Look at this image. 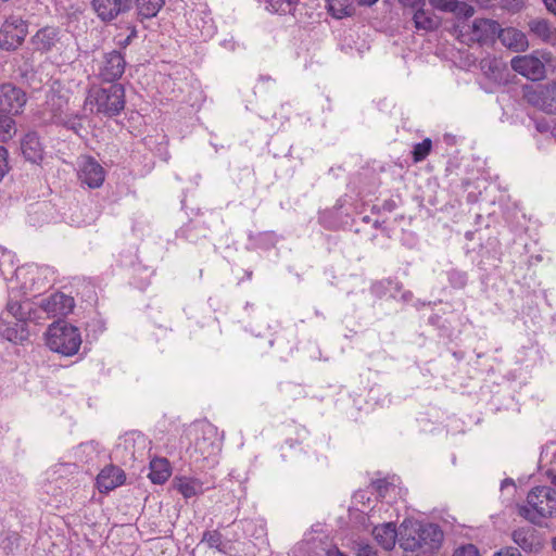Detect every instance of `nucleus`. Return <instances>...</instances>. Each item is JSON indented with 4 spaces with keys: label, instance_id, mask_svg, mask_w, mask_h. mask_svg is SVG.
Segmentation results:
<instances>
[{
    "label": "nucleus",
    "instance_id": "nucleus-58",
    "mask_svg": "<svg viewBox=\"0 0 556 556\" xmlns=\"http://www.w3.org/2000/svg\"><path fill=\"white\" fill-rule=\"evenodd\" d=\"M136 33H137L136 29H132L130 35H136Z\"/></svg>",
    "mask_w": 556,
    "mask_h": 556
},
{
    "label": "nucleus",
    "instance_id": "nucleus-51",
    "mask_svg": "<svg viewBox=\"0 0 556 556\" xmlns=\"http://www.w3.org/2000/svg\"><path fill=\"white\" fill-rule=\"evenodd\" d=\"M288 5L291 8L292 5L296 4L299 0H286Z\"/></svg>",
    "mask_w": 556,
    "mask_h": 556
},
{
    "label": "nucleus",
    "instance_id": "nucleus-16",
    "mask_svg": "<svg viewBox=\"0 0 556 556\" xmlns=\"http://www.w3.org/2000/svg\"><path fill=\"white\" fill-rule=\"evenodd\" d=\"M484 75L497 85H508L513 83L516 75L501 61L492 60L488 65L482 66Z\"/></svg>",
    "mask_w": 556,
    "mask_h": 556
},
{
    "label": "nucleus",
    "instance_id": "nucleus-57",
    "mask_svg": "<svg viewBox=\"0 0 556 556\" xmlns=\"http://www.w3.org/2000/svg\"><path fill=\"white\" fill-rule=\"evenodd\" d=\"M543 38L547 41L548 39H552L553 37L546 36V37H543Z\"/></svg>",
    "mask_w": 556,
    "mask_h": 556
},
{
    "label": "nucleus",
    "instance_id": "nucleus-28",
    "mask_svg": "<svg viewBox=\"0 0 556 556\" xmlns=\"http://www.w3.org/2000/svg\"><path fill=\"white\" fill-rule=\"evenodd\" d=\"M60 125L72 130L79 137H84L87 132L83 124V116L73 112H71L70 115Z\"/></svg>",
    "mask_w": 556,
    "mask_h": 556
},
{
    "label": "nucleus",
    "instance_id": "nucleus-5",
    "mask_svg": "<svg viewBox=\"0 0 556 556\" xmlns=\"http://www.w3.org/2000/svg\"><path fill=\"white\" fill-rule=\"evenodd\" d=\"M522 98L547 114L556 113V83L536 87L526 85L522 88Z\"/></svg>",
    "mask_w": 556,
    "mask_h": 556
},
{
    "label": "nucleus",
    "instance_id": "nucleus-15",
    "mask_svg": "<svg viewBox=\"0 0 556 556\" xmlns=\"http://www.w3.org/2000/svg\"><path fill=\"white\" fill-rule=\"evenodd\" d=\"M24 157L31 163H39L43 159V148L39 136L35 131L27 132L21 141Z\"/></svg>",
    "mask_w": 556,
    "mask_h": 556
},
{
    "label": "nucleus",
    "instance_id": "nucleus-43",
    "mask_svg": "<svg viewBox=\"0 0 556 556\" xmlns=\"http://www.w3.org/2000/svg\"><path fill=\"white\" fill-rule=\"evenodd\" d=\"M390 483L388 482L387 479H377L375 481H372V486L380 493H384L387 492L388 488H389Z\"/></svg>",
    "mask_w": 556,
    "mask_h": 556
},
{
    "label": "nucleus",
    "instance_id": "nucleus-13",
    "mask_svg": "<svg viewBox=\"0 0 556 556\" xmlns=\"http://www.w3.org/2000/svg\"><path fill=\"white\" fill-rule=\"evenodd\" d=\"M418 526V539L420 549L424 553H431L441 546L443 532L435 523H425Z\"/></svg>",
    "mask_w": 556,
    "mask_h": 556
},
{
    "label": "nucleus",
    "instance_id": "nucleus-24",
    "mask_svg": "<svg viewBox=\"0 0 556 556\" xmlns=\"http://www.w3.org/2000/svg\"><path fill=\"white\" fill-rule=\"evenodd\" d=\"M473 35H503L500 23L491 18H476L472 22Z\"/></svg>",
    "mask_w": 556,
    "mask_h": 556
},
{
    "label": "nucleus",
    "instance_id": "nucleus-17",
    "mask_svg": "<svg viewBox=\"0 0 556 556\" xmlns=\"http://www.w3.org/2000/svg\"><path fill=\"white\" fill-rule=\"evenodd\" d=\"M372 535L379 545L386 551H390L394 547L397 538L395 525L388 522L376 526L372 530Z\"/></svg>",
    "mask_w": 556,
    "mask_h": 556
},
{
    "label": "nucleus",
    "instance_id": "nucleus-3",
    "mask_svg": "<svg viewBox=\"0 0 556 556\" xmlns=\"http://www.w3.org/2000/svg\"><path fill=\"white\" fill-rule=\"evenodd\" d=\"M86 105L96 106L97 114L106 117L118 115L125 108V89L122 84L91 87L86 98Z\"/></svg>",
    "mask_w": 556,
    "mask_h": 556
},
{
    "label": "nucleus",
    "instance_id": "nucleus-49",
    "mask_svg": "<svg viewBox=\"0 0 556 556\" xmlns=\"http://www.w3.org/2000/svg\"><path fill=\"white\" fill-rule=\"evenodd\" d=\"M131 41V37H126L124 41L119 42L122 48H126Z\"/></svg>",
    "mask_w": 556,
    "mask_h": 556
},
{
    "label": "nucleus",
    "instance_id": "nucleus-44",
    "mask_svg": "<svg viewBox=\"0 0 556 556\" xmlns=\"http://www.w3.org/2000/svg\"><path fill=\"white\" fill-rule=\"evenodd\" d=\"M383 288H384L383 281L376 282L371 287V292L378 296H381L382 292H383Z\"/></svg>",
    "mask_w": 556,
    "mask_h": 556
},
{
    "label": "nucleus",
    "instance_id": "nucleus-40",
    "mask_svg": "<svg viewBox=\"0 0 556 556\" xmlns=\"http://www.w3.org/2000/svg\"><path fill=\"white\" fill-rule=\"evenodd\" d=\"M210 438H206L205 435H203L201 439H198L197 440V446H199L200 450H202V452H207L208 455L215 453V451L217 450V446L211 442L206 447H204L203 445L206 444V441L208 440Z\"/></svg>",
    "mask_w": 556,
    "mask_h": 556
},
{
    "label": "nucleus",
    "instance_id": "nucleus-45",
    "mask_svg": "<svg viewBox=\"0 0 556 556\" xmlns=\"http://www.w3.org/2000/svg\"><path fill=\"white\" fill-rule=\"evenodd\" d=\"M546 10L556 16V0H542Z\"/></svg>",
    "mask_w": 556,
    "mask_h": 556
},
{
    "label": "nucleus",
    "instance_id": "nucleus-1",
    "mask_svg": "<svg viewBox=\"0 0 556 556\" xmlns=\"http://www.w3.org/2000/svg\"><path fill=\"white\" fill-rule=\"evenodd\" d=\"M518 515L533 525L542 526V519L556 516V490L547 485L531 489L527 504L518 506Z\"/></svg>",
    "mask_w": 556,
    "mask_h": 556
},
{
    "label": "nucleus",
    "instance_id": "nucleus-7",
    "mask_svg": "<svg viewBox=\"0 0 556 556\" xmlns=\"http://www.w3.org/2000/svg\"><path fill=\"white\" fill-rule=\"evenodd\" d=\"M78 179L88 188L97 189L104 182L105 170L93 156L85 155L79 164Z\"/></svg>",
    "mask_w": 556,
    "mask_h": 556
},
{
    "label": "nucleus",
    "instance_id": "nucleus-55",
    "mask_svg": "<svg viewBox=\"0 0 556 556\" xmlns=\"http://www.w3.org/2000/svg\"><path fill=\"white\" fill-rule=\"evenodd\" d=\"M553 484L556 485V475L553 477V480H552Z\"/></svg>",
    "mask_w": 556,
    "mask_h": 556
},
{
    "label": "nucleus",
    "instance_id": "nucleus-52",
    "mask_svg": "<svg viewBox=\"0 0 556 556\" xmlns=\"http://www.w3.org/2000/svg\"><path fill=\"white\" fill-rule=\"evenodd\" d=\"M511 30L514 31V35H516V36L525 35L523 33H521V31H519V30H517V29H514V28H513Z\"/></svg>",
    "mask_w": 556,
    "mask_h": 556
},
{
    "label": "nucleus",
    "instance_id": "nucleus-34",
    "mask_svg": "<svg viewBox=\"0 0 556 556\" xmlns=\"http://www.w3.org/2000/svg\"><path fill=\"white\" fill-rule=\"evenodd\" d=\"M14 121L11 116L0 112V138L11 137V130L14 128Z\"/></svg>",
    "mask_w": 556,
    "mask_h": 556
},
{
    "label": "nucleus",
    "instance_id": "nucleus-10",
    "mask_svg": "<svg viewBox=\"0 0 556 556\" xmlns=\"http://www.w3.org/2000/svg\"><path fill=\"white\" fill-rule=\"evenodd\" d=\"M495 38L501 40V43L507 47L510 51L521 52L526 51L529 47L528 37H455L462 45L471 47L475 43L479 46L494 43Z\"/></svg>",
    "mask_w": 556,
    "mask_h": 556
},
{
    "label": "nucleus",
    "instance_id": "nucleus-21",
    "mask_svg": "<svg viewBox=\"0 0 556 556\" xmlns=\"http://www.w3.org/2000/svg\"><path fill=\"white\" fill-rule=\"evenodd\" d=\"M326 9L334 18L352 16L356 11L354 0H326Z\"/></svg>",
    "mask_w": 556,
    "mask_h": 556
},
{
    "label": "nucleus",
    "instance_id": "nucleus-22",
    "mask_svg": "<svg viewBox=\"0 0 556 556\" xmlns=\"http://www.w3.org/2000/svg\"><path fill=\"white\" fill-rule=\"evenodd\" d=\"M414 25L419 30L434 31L441 24V20L434 13L418 10L413 15Z\"/></svg>",
    "mask_w": 556,
    "mask_h": 556
},
{
    "label": "nucleus",
    "instance_id": "nucleus-27",
    "mask_svg": "<svg viewBox=\"0 0 556 556\" xmlns=\"http://www.w3.org/2000/svg\"><path fill=\"white\" fill-rule=\"evenodd\" d=\"M201 542L206 543L210 548H215L218 552L226 554L225 544L223 542V534L218 530L205 531Z\"/></svg>",
    "mask_w": 556,
    "mask_h": 556
},
{
    "label": "nucleus",
    "instance_id": "nucleus-18",
    "mask_svg": "<svg viewBox=\"0 0 556 556\" xmlns=\"http://www.w3.org/2000/svg\"><path fill=\"white\" fill-rule=\"evenodd\" d=\"M513 541L525 552L531 553L536 551L539 543H535L536 531L530 527H521L513 531Z\"/></svg>",
    "mask_w": 556,
    "mask_h": 556
},
{
    "label": "nucleus",
    "instance_id": "nucleus-56",
    "mask_svg": "<svg viewBox=\"0 0 556 556\" xmlns=\"http://www.w3.org/2000/svg\"><path fill=\"white\" fill-rule=\"evenodd\" d=\"M208 432H210V433H212L213 435H215V434H216V433H215V431H214L213 429H210V430H208Z\"/></svg>",
    "mask_w": 556,
    "mask_h": 556
},
{
    "label": "nucleus",
    "instance_id": "nucleus-36",
    "mask_svg": "<svg viewBox=\"0 0 556 556\" xmlns=\"http://www.w3.org/2000/svg\"><path fill=\"white\" fill-rule=\"evenodd\" d=\"M25 37H0V48L5 51H14L23 45Z\"/></svg>",
    "mask_w": 556,
    "mask_h": 556
},
{
    "label": "nucleus",
    "instance_id": "nucleus-41",
    "mask_svg": "<svg viewBox=\"0 0 556 556\" xmlns=\"http://www.w3.org/2000/svg\"><path fill=\"white\" fill-rule=\"evenodd\" d=\"M493 556H521V553L517 547L508 546L505 548H502L497 553H495Z\"/></svg>",
    "mask_w": 556,
    "mask_h": 556
},
{
    "label": "nucleus",
    "instance_id": "nucleus-37",
    "mask_svg": "<svg viewBox=\"0 0 556 556\" xmlns=\"http://www.w3.org/2000/svg\"><path fill=\"white\" fill-rule=\"evenodd\" d=\"M429 3L437 10L450 12V10H453L452 7L455 8L456 0H429Z\"/></svg>",
    "mask_w": 556,
    "mask_h": 556
},
{
    "label": "nucleus",
    "instance_id": "nucleus-53",
    "mask_svg": "<svg viewBox=\"0 0 556 556\" xmlns=\"http://www.w3.org/2000/svg\"><path fill=\"white\" fill-rule=\"evenodd\" d=\"M43 31H45V29H43V28H40V29H38V30L36 31V34H35V35H36V36L42 35V33H43Z\"/></svg>",
    "mask_w": 556,
    "mask_h": 556
},
{
    "label": "nucleus",
    "instance_id": "nucleus-20",
    "mask_svg": "<svg viewBox=\"0 0 556 556\" xmlns=\"http://www.w3.org/2000/svg\"><path fill=\"white\" fill-rule=\"evenodd\" d=\"M172 475V467L166 458H153L150 462V472L148 477L154 484H163Z\"/></svg>",
    "mask_w": 556,
    "mask_h": 556
},
{
    "label": "nucleus",
    "instance_id": "nucleus-54",
    "mask_svg": "<svg viewBox=\"0 0 556 556\" xmlns=\"http://www.w3.org/2000/svg\"><path fill=\"white\" fill-rule=\"evenodd\" d=\"M552 545L553 549L556 552V536L553 539Z\"/></svg>",
    "mask_w": 556,
    "mask_h": 556
},
{
    "label": "nucleus",
    "instance_id": "nucleus-4",
    "mask_svg": "<svg viewBox=\"0 0 556 556\" xmlns=\"http://www.w3.org/2000/svg\"><path fill=\"white\" fill-rule=\"evenodd\" d=\"M47 345L53 352L64 356H73L81 345L79 329L65 321L58 320L48 328Z\"/></svg>",
    "mask_w": 556,
    "mask_h": 556
},
{
    "label": "nucleus",
    "instance_id": "nucleus-50",
    "mask_svg": "<svg viewBox=\"0 0 556 556\" xmlns=\"http://www.w3.org/2000/svg\"><path fill=\"white\" fill-rule=\"evenodd\" d=\"M329 556H346L344 553L337 549L334 553H330Z\"/></svg>",
    "mask_w": 556,
    "mask_h": 556
},
{
    "label": "nucleus",
    "instance_id": "nucleus-14",
    "mask_svg": "<svg viewBox=\"0 0 556 556\" xmlns=\"http://www.w3.org/2000/svg\"><path fill=\"white\" fill-rule=\"evenodd\" d=\"M131 0H92V7L103 21H111L130 9Z\"/></svg>",
    "mask_w": 556,
    "mask_h": 556
},
{
    "label": "nucleus",
    "instance_id": "nucleus-11",
    "mask_svg": "<svg viewBox=\"0 0 556 556\" xmlns=\"http://www.w3.org/2000/svg\"><path fill=\"white\" fill-rule=\"evenodd\" d=\"M40 307L47 314L55 316H66L75 307L74 298L62 292H55L41 301Z\"/></svg>",
    "mask_w": 556,
    "mask_h": 556
},
{
    "label": "nucleus",
    "instance_id": "nucleus-23",
    "mask_svg": "<svg viewBox=\"0 0 556 556\" xmlns=\"http://www.w3.org/2000/svg\"><path fill=\"white\" fill-rule=\"evenodd\" d=\"M400 546L407 552H417L420 549V541L418 539V526L404 527L400 531Z\"/></svg>",
    "mask_w": 556,
    "mask_h": 556
},
{
    "label": "nucleus",
    "instance_id": "nucleus-29",
    "mask_svg": "<svg viewBox=\"0 0 556 556\" xmlns=\"http://www.w3.org/2000/svg\"><path fill=\"white\" fill-rule=\"evenodd\" d=\"M447 280L453 289H464L468 285V274L458 268H451L446 271Z\"/></svg>",
    "mask_w": 556,
    "mask_h": 556
},
{
    "label": "nucleus",
    "instance_id": "nucleus-46",
    "mask_svg": "<svg viewBox=\"0 0 556 556\" xmlns=\"http://www.w3.org/2000/svg\"><path fill=\"white\" fill-rule=\"evenodd\" d=\"M396 207V204L393 200L389 199V200H386L383 203H382V206L381 208L383 211H387V212H392L394 211Z\"/></svg>",
    "mask_w": 556,
    "mask_h": 556
},
{
    "label": "nucleus",
    "instance_id": "nucleus-48",
    "mask_svg": "<svg viewBox=\"0 0 556 556\" xmlns=\"http://www.w3.org/2000/svg\"><path fill=\"white\" fill-rule=\"evenodd\" d=\"M378 0H354V3L359 7H371L375 4Z\"/></svg>",
    "mask_w": 556,
    "mask_h": 556
},
{
    "label": "nucleus",
    "instance_id": "nucleus-42",
    "mask_svg": "<svg viewBox=\"0 0 556 556\" xmlns=\"http://www.w3.org/2000/svg\"><path fill=\"white\" fill-rule=\"evenodd\" d=\"M356 556H378L377 551L370 545L359 546Z\"/></svg>",
    "mask_w": 556,
    "mask_h": 556
},
{
    "label": "nucleus",
    "instance_id": "nucleus-9",
    "mask_svg": "<svg viewBox=\"0 0 556 556\" xmlns=\"http://www.w3.org/2000/svg\"><path fill=\"white\" fill-rule=\"evenodd\" d=\"M511 70L527 77L532 81L541 80L545 77V65L533 55H518L510 61Z\"/></svg>",
    "mask_w": 556,
    "mask_h": 556
},
{
    "label": "nucleus",
    "instance_id": "nucleus-38",
    "mask_svg": "<svg viewBox=\"0 0 556 556\" xmlns=\"http://www.w3.org/2000/svg\"><path fill=\"white\" fill-rule=\"evenodd\" d=\"M8 150L3 146H0V181L10 169L8 163Z\"/></svg>",
    "mask_w": 556,
    "mask_h": 556
},
{
    "label": "nucleus",
    "instance_id": "nucleus-31",
    "mask_svg": "<svg viewBox=\"0 0 556 556\" xmlns=\"http://www.w3.org/2000/svg\"><path fill=\"white\" fill-rule=\"evenodd\" d=\"M432 141L430 138L424 139L414 146L412 155L415 163L424 161L431 152Z\"/></svg>",
    "mask_w": 556,
    "mask_h": 556
},
{
    "label": "nucleus",
    "instance_id": "nucleus-8",
    "mask_svg": "<svg viewBox=\"0 0 556 556\" xmlns=\"http://www.w3.org/2000/svg\"><path fill=\"white\" fill-rule=\"evenodd\" d=\"M126 61L124 55L116 50L105 53L99 70V78L109 84H117L116 81L125 72Z\"/></svg>",
    "mask_w": 556,
    "mask_h": 556
},
{
    "label": "nucleus",
    "instance_id": "nucleus-25",
    "mask_svg": "<svg viewBox=\"0 0 556 556\" xmlns=\"http://www.w3.org/2000/svg\"><path fill=\"white\" fill-rule=\"evenodd\" d=\"M28 33V22L17 15H10L0 28V35H26Z\"/></svg>",
    "mask_w": 556,
    "mask_h": 556
},
{
    "label": "nucleus",
    "instance_id": "nucleus-2",
    "mask_svg": "<svg viewBox=\"0 0 556 556\" xmlns=\"http://www.w3.org/2000/svg\"><path fill=\"white\" fill-rule=\"evenodd\" d=\"M37 308L29 300L24 301H9L7 303L5 312L1 314L0 321L10 325L12 321L9 317H12L15 323L14 326H8L4 329H0V333L11 342H22L28 338V330L26 329L27 321H33L37 318Z\"/></svg>",
    "mask_w": 556,
    "mask_h": 556
},
{
    "label": "nucleus",
    "instance_id": "nucleus-6",
    "mask_svg": "<svg viewBox=\"0 0 556 556\" xmlns=\"http://www.w3.org/2000/svg\"><path fill=\"white\" fill-rule=\"evenodd\" d=\"M26 93L12 84L0 86V112L5 115H16L22 112L26 104Z\"/></svg>",
    "mask_w": 556,
    "mask_h": 556
},
{
    "label": "nucleus",
    "instance_id": "nucleus-30",
    "mask_svg": "<svg viewBox=\"0 0 556 556\" xmlns=\"http://www.w3.org/2000/svg\"><path fill=\"white\" fill-rule=\"evenodd\" d=\"M530 31L533 35H556V29L552 28V25L546 18H535L529 23Z\"/></svg>",
    "mask_w": 556,
    "mask_h": 556
},
{
    "label": "nucleus",
    "instance_id": "nucleus-39",
    "mask_svg": "<svg viewBox=\"0 0 556 556\" xmlns=\"http://www.w3.org/2000/svg\"><path fill=\"white\" fill-rule=\"evenodd\" d=\"M453 556H480L478 548L473 544H467L457 548Z\"/></svg>",
    "mask_w": 556,
    "mask_h": 556
},
{
    "label": "nucleus",
    "instance_id": "nucleus-47",
    "mask_svg": "<svg viewBox=\"0 0 556 556\" xmlns=\"http://www.w3.org/2000/svg\"><path fill=\"white\" fill-rule=\"evenodd\" d=\"M261 237H263L266 241L270 242L271 245L275 244V241H276V235L275 232L273 231H267V232H264L261 235Z\"/></svg>",
    "mask_w": 556,
    "mask_h": 556
},
{
    "label": "nucleus",
    "instance_id": "nucleus-12",
    "mask_svg": "<svg viewBox=\"0 0 556 556\" xmlns=\"http://www.w3.org/2000/svg\"><path fill=\"white\" fill-rule=\"evenodd\" d=\"M126 475L123 469L117 466H105L97 477V488L100 493H109L119 485H123Z\"/></svg>",
    "mask_w": 556,
    "mask_h": 556
},
{
    "label": "nucleus",
    "instance_id": "nucleus-26",
    "mask_svg": "<svg viewBox=\"0 0 556 556\" xmlns=\"http://www.w3.org/2000/svg\"><path fill=\"white\" fill-rule=\"evenodd\" d=\"M164 4L165 0H136L138 16L141 21L155 17Z\"/></svg>",
    "mask_w": 556,
    "mask_h": 556
},
{
    "label": "nucleus",
    "instance_id": "nucleus-33",
    "mask_svg": "<svg viewBox=\"0 0 556 556\" xmlns=\"http://www.w3.org/2000/svg\"><path fill=\"white\" fill-rule=\"evenodd\" d=\"M453 10H450L458 20H468L475 14V8L466 2H460L456 0L455 8L452 7Z\"/></svg>",
    "mask_w": 556,
    "mask_h": 556
},
{
    "label": "nucleus",
    "instance_id": "nucleus-32",
    "mask_svg": "<svg viewBox=\"0 0 556 556\" xmlns=\"http://www.w3.org/2000/svg\"><path fill=\"white\" fill-rule=\"evenodd\" d=\"M176 490L185 497L190 498L197 495L195 483L187 478H175Z\"/></svg>",
    "mask_w": 556,
    "mask_h": 556
},
{
    "label": "nucleus",
    "instance_id": "nucleus-19",
    "mask_svg": "<svg viewBox=\"0 0 556 556\" xmlns=\"http://www.w3.org/2000/svg\"><path fill=\"white\" fill-rule=\"evenodd\" d=\"M48 108L53 123L60 125L71 113L68 99L61 94H52Z\"/></svg>",
    "mask_w": 556,
    "mask_h": 556
},
{
    "label": "nucleus",
    "instance_id": "nucleus-35",
    "mask_svg": "<svg viewBox=\"0 0 556 556\" xmlns=\"http://www.w3.org/2000/svg\"><path fill=\"white\" fill-rule=\"evenodd\" d=\"M496 5L509 13H517L525 7V0H496Z\"/></svg>",
    "mask_w": 556,
    "mask_h": 556
}]
</instances>
